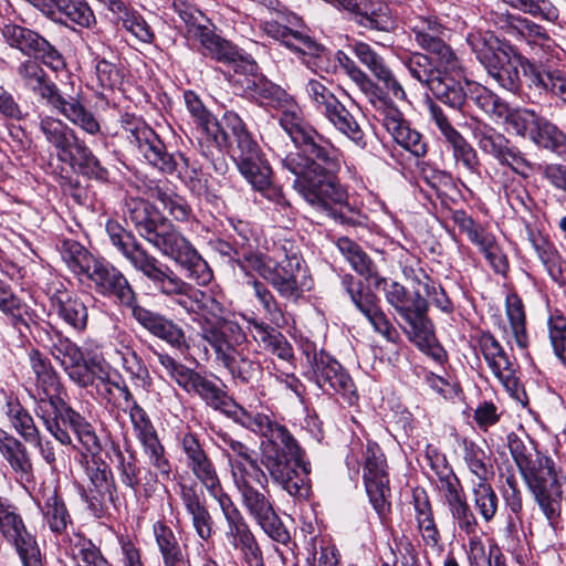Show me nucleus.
<instances>
[{
    "mask_svg": "<svg viewBox=\"0 0 566 566\" xmlns=\"http://www.w3.org/2000/svg\"><path fill=\"white\" fill-rule=\"evenodd\" d=\"M18 74L23 84L45 98L49 104L56 108L70 122L78 126L90 135L101 133V125L92 112L75 98L66 99L60 93L54 83H52L42 66L34 60H25L18 66Z\"/></svg>",
    "mask_w": 566,
    "mask_h": 566,
    "instance_id": "8",
    "label": "nucleus"
},
{
    "mask_svg": "<svg viewBox=\"0 0 566 566\" xmlns=\"http://www.w3.org/2000/svg\"><path fill=\"white\" fill-rule=\"evenodd\" d=\"M197 40L200 42L205 55L226 64L235 74H252L258 69L251 57L244 55L237 46L214 34L210 29L201 31Z\"/></svg>",
    "mask_w": 566,
    "mask_h": 566,
    "instance_id": "23",
    "label": "nucleus"
},
{
    "mask_svg": "<svg viewBox=\"0 0 566 566\" xmlns=\"http://www.w3.org/2000/svg\"><path fill=\"white\" fill-rule=\"evenodd\" d=\"M479 148L493 156L499 163L501 158H504V154L510 146V142L504 135L495 132L492 127H481L474 132Z\"/></svg>",
    "mask_w": 566,
    "mask_h": 566,
    "instance_id": "63",
    "label": "nucleus"
},
{
    "mask_svg": "<svg viewBox=\"0 0 566 566\" xmlns=\"http://www.w3.org/2000/svg\"><path fill=\"white\" fill-rule=\"evenodd\" d=\"M463 459L470 472L479 481H489L493 478L494 471L486 452L472 441H463Z\"/></svg>",
    "mask_w": 566,
    "mask_h": 566,
    "instance_id": "54",
    "label": "nucleus"
},
{
    "mask_svg": "<svg viewBox=\"0 0 566 566\" xmlns=\"http://www.w3.org/2000/svg\"><path fill=\"white\" fill-rule=\"evenodd\" d=\"M216 249L231 260H243L247 268L269 282L283 298L295 302L305 290L311 289V279L302 256L296 252L287 253L285 245L274 248L272 254L255 253L251 241L241 238L233 239V242L219 240Z\"/></svg>",
    "mask_w": 566,
    "mask_h": 566,
    "instance_id": "4",
    "label": "nucleus"
},
{
    "mask_svg": "<svg viewBox=\"0 0 566 566\" xmlns=\"http://www.w3.org/2000/svg\"><path fill=\"white\" fill-rule=\"evenodd\" d=\"M336 61L345 74L356 84L359 91L368 98L373 105L385 95L381 87L365 73L355 61L343 51L336 53Z\"/></svg>",
    "mask_w": 566,
    "mask_h": 566,
    "instance_id": "45",
    "label": "nucleus"
},
{
    "mask_svg": "<svg viewBox=\"0 0 566 566\" xmlns=\"http://www.w3.org/2000/svg\"><path fill=\"white\" fill-rule=\"evenodd\" d=\"M60 160L70 163L73 167L88 177L104 180L107 171L99 164V160L93 155L90 148L78 137L70 148L69 156L62 157Z\"/></svg>",
    "mask_w": 566,
    "mask_h": 566,
    "instance_id": "46",
    "label": "nucleus"
},
{
    "mask_svg": "<svg viewBox=\"0 0 566 566\" xmlns=\"http://www.w3.org/2000/svg\"><path fill=\"white\" fill-rule=\"evenodd\" d=\"M359 311L367 317L374 329L388 342L396 343L399 338L398 331L392 326L386 314L379 308L377 296L374 300L363 302Z\"/></svg>",
    "mask_w": 566,
    "mask_h": 566,
    "instance_id": "60",
    "label": "nucleus"
},
{
    "mask_svg": "<svg viewBox=\"0 0 566 566\" xmlns=\"http://www.w3.org/2000/svg\"><path fill=\"white\" fill-rule=\"evenodd\" d=\"M171 300L187 314H189L192 321L197 322L199 325H201L203 321H208V317L217 316L221 312V304L219 302H217L211 295L191 286L188 283Z\"/></svg>",
    "mask_w": 566,
    "mask_h": 566,
    "instance_id": "28",
    "label": "nucleus"
},
{
    "mask_svg": "<svg viewBox=\"0 0 566 566\" xmlns=\"http://www.w3.org/2000/svg\"><path fill=\"white\" fill-rule=\"evenodd\" d=\"M129 419L134 434L142 444L144 454L147 457L149 464L157 470L163 479L169 480L171 464L166 454L165 447L161 444L147 412L137 401H133V405L129 407Z\"/></svg>",
    "mask_w": 566,
    "mask_h": 566,
    "instance_id": "17",
    "label": "nucleus"
},
{
    "mask_svg": "<svg viewBox=\"0 0 566 566\" xmlns=\"http://www.w3.org/2000/svg\"><path fill=\"white\" fill-rule=\"evenodd\" d=\"M120 125L125 138L150 165L165 172L176 169L175 156L166 151L164 143L142 118L126 113Z\"/></svg>",
    "mask_w": 566,
    "mask_h": 566,
    "instance_id": "12",
    "label": "nucleus"
},
{
    "mask_svg": "<svg viewBox=\"0 0 566 566\" xmlns=\"http://www.w3.org/2000/svg\"><path fill=\"white\" fill-rule=\"evenodd\" d=\"M474 506L485 522L494 518L497 512L499 499L488 481H479L472 489Z\"/></svg>",
    "mask_w": 566,
    "mask_h": 566,
    "instance_id": "62",
    "label": "nucleus"
},
{
    "mask_svg": "<svg viewBox=\"0 0 566 566\" xmlns=\"http://www.w3.org/2000/svg\"><path fill=\"white\" fill-rule=\"evenodd\" d=\"M547 328L553 352L566 366V316L555 313L548 318Z\"/></svg>",
    "mask_w": 566,
    "mask_h": 566,
    "instance_id": "64",
    "label": "nucleus"
},
{
    "mask_svg": "<svg viewBox=\"0 0 566 566\" xmlns=\"http://www.w3.org/2000/svg\"><path fill=\"white\" fill-rule=\"evenodd\" d=\"M0 532L14 547L23 566H44L35 537L27 530L22 517L10 505L0 514Z\"/></svg>",
    "mask_w": 566,
    "mask_h": 566,
    "instance_id": "18",
    "label": "nucleus"
},
{
    "mask_svg": "<svg viewBox=\"0 0 566 566\" xmlns=\"http://www.w3.org/2000/svg\"><path fill=\"white\" fill-rule=\"evenodd\" d=\"M323 115L327 120L358 147L367 145L365 134L350 112L337 99Z\"/></svg>",
    "mask_w": 566,
    "mask_h": 566,
    "instance_id": "44",
    "label": "nucleus"
},
{
    "mask_svg": "<svg viewBox=\"0 0 566 566\" xmlns=\"http://www.w3.org/2000/svg\"><path fill=\"white\" fill-rule=\"evenodd\" d=\"M72 556L77 566H112L92 539L76 534L72 539Z\"/></svg>",
    "mask_w": 566,
    "mask_h": 566,
    "instance_id": "59",
    "label": "nucleus"
},
{
    "mask_svg": "<svg viewBox=\"0 0 566 566\" xmlns=\"http://www.w3.org/2000/svg\"><path fill=\"white\" fill-rule=\"evenodd\" d=\"M3 412L15 432L24 440H36L38 427L30 412L13 394H6Z\"/></svg>",
    "mask_w": 566,
    "mask_h": 566,
    "instance_id": "41",
    "label": "nucleus"
},
{
    "mask_svg": "<svg viewBox=\"0 0 566 566\" xmlns=\"http://www.w3.org/2000/svg\"><path fill=\"white\" fill-rule=\"evenodd\" d=\"M126 219L138 234L163 255L174 260L199 285L212 280L208 263L195 247L150 202L137 199L127 203Z\"/></svg>",
    "mask_w": 566,
    "mask_h": 566,
    "instance_id": "3",
    "label": "nucleus"
},
{
    "mask_svg": "<svg viewBox=\"0 0 566 566\" xmlns=\"http://www.w3.org/2000/svg\"><path fill=\"white\" fill-rule=\"evenodd\" d=\"M85 276L93 282L96 293L115 297L122 305L133 304L135 291L125 275L111 263L96 259Z\"/></svg>",
    "mask_w": 566,
    "mask_h": 566,
    "instance_id": "22",
    "label": "nucleus"
},
{
    "mask_svg": "<svg viewBox=\"0 0 566 566\" xmlns=\"http://www.w3.org/2000/svg\"><path fill=\"white\" fill-rule=\"evenodd\" d=\"M448 509L454 527L459 531V535L468 536L471 545L478 544L479 523L467 500L455 503Z\"/></svg>",
    "mask_w": 566,
    "mask_h": 566,
    "instance_id": "58",
    "label": "nucleus"
},
{
    "mask_svg": "<svg viewBox=\"0 0 566 566\" xmlns=\"http://www.w3.org/2000/svg\"><path fill=\"white\" fill-rule=\"evenodd\" d=\"M467 42L484 67L489 66L499 56V53L504 51L500 48L499 39L488 31L470 32L467 36Z\"/></svg>",
    "mask_w": 566,
    "mask_h": 566,
    "instance_id": "52",
    "label": "nucleus"
},
{
    "mask_svg": "<svg viewBox=\"0 0 566 566\" xmlns=\"http://www.w3.org/2000/svg\"><path fill=\"white\" fill-rule=\"evenodd\" d=\"M3 42L21 54L41 60L52 70H61L65 62L62 54L45 38L27 27L8 22L0 25Z\"/></svg>",
    "mask_w": 566,
    "mask_h": 566,
    "instance_id": "13",
    "label": "nucleus"
},
{
    "mask_svg": "<svg viewBox=\"0 0 566 566\" xmlns=\"http://www.w3.org/2000/svg\"><path fill=\"white\" fill-rule=\"evenodd\" d=\"M60 160L70 163L73 167L88 177L104 180L107 171L99 164V160L93 155L90 148L78 137L70 148L69 156L62 157Z\"/></svg>",
    "mask_w": 566,
    "mask_h": 566,
    "instance_id": "47",
    "label": "nucleus"
},
{
    "mask_svg": "<svg viewBox=\"0 0 566 566\" xmlns=\"http://www.w3.org/2000/svg\"><path fill=\"white\" fill-rule=\"evenodd\" d=\"M266 33L273 39L282 42L286 48L302 54H315L318 45L308 36L298 31H293L279 23H268Z\"/></svg>",
    "mask_w": 566,
    "mask_h": 566,
    "instance_id": "50",
    "label": "nucleus"
},
{
    "mask_svg": "<svg viewBox=\"0 0 566 566\" xmlns=\"http://www.w3.org/2000/svg\"><path fill=\"white\" fill-rule=\"evenodd\" d=\"M336 247L349 262L353 270L359 275L367 280L374 279L376 286H380V284L385 282L386 279L380 277L378 268L375 262L369 258V255L359 244L348 239L347 237H342L336 241Z\"/></svg>",
    "mask_w": 566,
    "mask_h": 566,
    "instance_id": "37",
    "label": "nucleus"
},
{
    "mask_svg": "<svg viewBox=\"0 0 566 566\" xmlns=\"http://www.w3.org/2000/svg\"><path fill=\"white\" fill-rule=\"evenodd\" d=\"M350 51L365 65L370 73L384 84V87L394 98L406 101L407 94L397 80L392 71L386 64L384 57L379 55L369 44L361 41H354L349 44Z\"/></svg>",
    "mask_w": 566,
    "mask_h": 566,
    "instance_id": "26",
    "label": "nucleus"
},
{
    "mask_svg": "<svg viewBox=\"0 0 566 566\" xmlns=\"http://www.w3.org/2000/svg\"><path fill=\"white\" fill-rule=\"evenodd\" d=\"M50 10L52 14L45 13V17L53 22H72L82 28H91L96 23L92 9L83 0H51Z\"/></svg>",
    "mask_w": 566,
    "mask_h": 566,
    "instance_id": "33",
    "label": "nucleus"
},
{
    "mask_svg": "<svg viewBox=\"0 0 566 566\" xmlns=\"http://www.w3.org/2000/svg\"><path fill=\"white\" fill-rule=\"evenodd\" d=\"M386 459L379 446L368 442L365 451L363 479L369 501L382 518L390 511V489Z\"/></svg>",
    "mask_w": 566,
    "mask_h": 566,
    "instance_id": "15",
    "label": "nucleus"
},
{
    "mask_svg": "<svg viewBox=\"0 0 566 566\" xmlns=\"http://www.w3.org/2000/svg\"><path fill=\"white\" fill-rule=\"evenodd\" d=\"M386 130L394 140L416 157H423L428 153V145L424 137L417 130L410 128L405 120L402 113L385 98V95L374 105Z\"/></svg>",
    "mask_w": 566,
    "mask_h": 566,
    "instance_id": "20",
    "label": "nucleus"
},
{
    "mask_svg": "<svg viewBox=\"0 0 566 566\" xmlns=\"http://www.w3.org/2000/svg\"><path fill=\"white\" fill-rule=\"evenodd\" d=\"M52 311L71 328L82 332L87 326V307L74 293L64 287L56 289L51 295Z\"/></svg>",
    "mask_w": 566,
    "mask_h": 566,
    "instance_id": "30",
    "label": "nucleus"
},
{
    "mask_svg": "<svg viewBox=\"0 0 566 566\" xmlns=\"http://www.w3.org/2000/svg\"><path fill=\"white\" fill-rule=\"evenodd\" d=\"M39 130L46 144L55 149L59 159L69 156L78 137L63 120L52 116L40 117Z\"/></svg>",
    "mask_w": 566,
    "mask_h": 566,
    "instance_id": "36",
    "label": "nucleus"
},
{
    "mask_svg": "<svg viewBox=\"0 0 566 566\" xmlns=\"http://www.w3.org/2000/svg\"><path fill=\"white\" fill-rule=\"evenodd\" d=\"M248 76L245 88L252 98L270 107H285L290 105V95L279 85L263 76L256 75V70Z\"/></svg>",
    "mask_w": 566,
    "mask_h": 566,
    "instance_id": "38",
    "label": "nucleus"
},
{
    "mask_svg": "<svg viewBox=\"0 0 566 566\" xmlns=\"http://www.w3.org/2000/svg\"><path fill=\"white\" fill-rule=\"evenodd\" d=\"M224 129L230 134L232 145V157L237 163L240 172L258 190H263L270 185L269 168L262 166L261 149L256 140L248 130L245 123L233 111L223 114ZM228 140V138L226 139ZM224 142L222 145H224Z\"/></svg>",
    "mask_w": 566,
    "mask_h": 566,
    "instance_id": "10",
    "label": "nucleus"
},
{
    "mask_svg": "<svg viewBox=\"0 0 566 566\" xmlns=\"http://www.w3.org/2000/svg\"><path fill=\"white\" fill-rule=\"evenodd\" d=\"M469 241L479 248L496 273L505 274L509 268L506 256L502 253L495 237L491 232L481 224L469 238Z\"/></svg>",
    "mask_w": 566,
    "mask_h": 566,
    "instance_id": "49",
    "label": "nucleus"
},
{
    "mask_svg": "<svg viewBox=\"0 0 566 566\" xmlns=\"http://www.w3.org/2000/svg\"><path fill=\"white\" fill-rule=\"evenodd\" d=\"M504 118L506 125L517 135L528 136L532 138L541 117L528 108H510L506 105Z\"/></svg>",
    "mask_w": 566,
    "mask_h": 566,
    "instance_id": "61",
    "label": "nucleus"
},
{
    "mask_svg": "<svg viewBox=\"0 0 566 566\" xmlns=\"http://www.w3.org/2000/svg\"><path fill=\"white\" fill-rule=\"evenodd\" d=\"M181 501L187 513L191 516L192 527L202 541H209L212 536L213 520L207 507L201 503L198 494L191 488L184 486Z\"/></svg>",
    "mask_w": 566,
    "mask_h": 566,
    "instance_id": "42",
    "label": "nucleus"
},
{
    "mask_svg": "<svg viewBox=\"0 0 566 566\" xmlns=\"http://www.w3.org/2000/svg\"><path fill=\"white\" fill-rule=\"evenodd\" d=\"M479 347L493 375L511 396L518 399V379L513 363L499 340L492 334L483 333L479 337Z\"/></svg>",
    "mask_w": 566,
    "mask_h": 566,
    "instance_id": "24",
    "label": "nucleus"
},
{
    "mask_svg": "<svg viewBox=\"0 0 566 566\" xmlns=\"http://www.w3.org/2000/svg\"><path fill=\"white\" fill-rule=\"evenodd\" d=\"M356 14L359 17V23L369 29L390 31L395 27L389 8L380 2L368 7L365 0H361L360 10Z\"/></svg>",
    "mask_w": 566,
    "mask_h": 566,
    "instance_id": "55",
    "label": "nucleus"
},
{
    "mask_svg": "<svg viewBox=\"0 0 566 566\" xmlns=\"http://www.w3.org/2000/svg\"><path fill=\"white\" fill-rule=\"evenodd\" d=\"M87 474L90 484L83 490L82 496L86 503L95 510L103 505L106 500H113L112 482L109 481V472L99 467L88 468Z\"/></svg>",
    "mask_w": 566,
    "mask_h": 566,
    "instance_id": "48",
    "label": "nucleus"
},
{
    "mask_svg": "<svg viewBox=\"0 0 566 566\" xmlns=\"http://www.w3.org/2000/svg\"><path fill=\"white\" fill-rule=\"evenodd\" d=\"M61 255L70 270L77 275H85L96 260L82 244L74 240L63 241Z\"/></svg>",
    "mask_w": 566,
    "mask_h": 566,
    "instance_id": "57",
    "label": "nucleus"
},
{
    "mask_svg": "<svg viewBox=\"0 0 566 566\" xmlns=\"http://www.w3.org/2000/svg\"><path fill=\"white\" fill-rule=\"evenodd\" d=\"M261 474L262 476H252V473L238 471L233 484L239 492L241 505L271 539L287 545L291 542V534L276 513L271 496L253 485L256 483L263 490L266 489L270 475L265 468L261 470Z\"/></svg>",
    "mask_w": 566,
    "mask_h": 566,
    "instance_id": "7",
    "label": "nucleus"
},
{
    "mask_svg": "<svg viewBox=\"0 0 566 566\" xmlns=\"http://www.w3.org/2000/svg\"><path fill=\"white\" fill-rule=\"evenodd\" d=\"M507 446L536 504L555 530L560 521L563 491L554 461L541 453L528 452L514 433L507 436Z\"/></svg>",
    "mask_w": 566,
    "mask_h": 566,
    "instance_id": "5",
    "label": "nucleus"
},
{
    "mask_svg": "<svg viewBox=\"0 0 566 566\" xmlns=\"http://www.w3.org/2000/svg\"><path fill=\"white\" fill-rule=\"evenodd\" d=\"M412 281V291L398 282H382L387 302L401 319V327L420 350L434 355L437 349L432 324L427 315L428 301L421 287Z\"/></svg>",
    "mask_w": 566,
    "mask_h": 566,
    "instance_id": "6",
    "label": "nucleus"
},
{
    "mask_svg": "<svg viewBox=\"0 0 566 566\" xmlns=\"http://www.w3.org/2000/svg\"><path fill=\"white\" fill-rule=\"evenodd\" d=\"M0 453L21 479L29 480L32 474V462L27 448L21 441L1 428Z\"/></svg>",
    "mask_w": 566,
    "mask_h": 566,
    "instance_id": "40",
    "label": "nucleus"
},
{
    "mask_svg": "<svg viewBox=\"0 0 566 566\" xmlns=\"http://www.w3.org/2000/svg\"><path fill=\"white\" fill-rule=\"evenodd\" d=\"M221 365L229 370L232 377L245 384L256 380L262 373L260 363L251 357L250 352L244 350L243 347Z\"/></svg>",
    "mask_w": 566,
    "mask_h": 566,
    "instance_id": "51",
    "label": "nucleus"
},
{
    "mask_svg": "<svg viewBox=\"0 0 566 566\" xmlns=\"http://www.w3.org/2000/svg\"><path fill=\"white\" fill-rule=\"evenodd\" d=\"M224 413L262 438L260 461L272 482L295 499H307L311 494L308 473L302 463V449L289 429L264 412L248 410L237 403H231Z\"/></svg>",
    "mask_w": 566,
    "mask_h": 566,
    "instance_id": "2",
    "label": "nucleus"
},
{
    "mask_svg": "<svg viewBox=\"0 0 566 566\" xmlns=\"http://www.w3.org/2000/svg\"><path fill=\"white\" fill-rule=\"evenodd\" d=\"M316 385L326 394L340 395L349 405L357 401L355 385L344 367L323 350L311 361Z\"/></svg>",
    "mask_w": 566,
    "mask_h": 566,
    "instance_id": "19",
    "label": "nucleus"
},
{
    "mask_svg": "<svg viewBox=\"0 0 566 566\" xmlns=\"http://www.w3.org/2000/svg\"><path fill=\"white\" fill-rule=\"evenodd\" d=\"M210 318L200 325V335L213 349L217 361L222 364L243 346L247 335L234 321L221 319L212 323Z\"/></svg>",
    "mask_w": 566,
    "mask_h": 566,
    "instance_id": "21",
    "label": "nucleus"
},
{
    "mask_svg": "<svg viewBox=\"0 0 566 566\" xmlns=\"http://www.w3.org/2000/svg\"><path fill=\"white\" fill-rule=\"evenodd\" d=\"M187 392L198 395L206 403L224 412L233 403L227 394L212 380L192 370L181 386Z\"/></svg>",
    "mask_w": 566,
    "mask_h": 566,
    "instance_id": "39",
    "label": "nucleus"
},
{
    "mask_svg": "<svg viewBox=\"0 0 566 566\" xmlns=\"http://www.w3.org/2000/svg\"><path fill=\"white\" fill-rule=\"evenodd\" d=\"M39 507L50 531L55 534L64 533L72 523L65 503L53 482L42 484Z\"/></svg>",
    "mask_w": 566,
    "mask_h": 566,
    "instance_id": "29",
    "label": "nucleus"
},
{
    "mask_svg": "<svg viewBox=\"0 0 566 566\" xmlns=\"http://www.w3.org/2000/svg\"><path fill=\"white\" fill-rule=\"evenodd\" d=\"M217 446L222 449L231 467L232 480H235L238 471L252 473V476H262L264 467L254 458V451L243 442L234 439L227 432L217 433Z\"/></svg>",
    "mask_w": 566,
    "mask_h": 566,
    "instance_id": "27",
    "label": "nucleus"
},
{
    "mask_svg": "<svg viewBox=\"0 0 566 566\" xmlns=\"http://www.w3.org/2000/svg\"><path fill=\"white\" fill-rule=\"evenodd\" d=\"M523 56L510 55L505 50L485 67L488 74L504 90L517 92L521 86V72Z\"/></svg>",
    "mask_w": 566,
    "mask_h": 566,
    "instance_id": "34",
    "label": "nucleus"
},
{
    "mask_svg": "<svg viewBox=\"0 0 566 566\" xmlns=\"http://www.w3.org/2000/svg\"><path fill=\"white\" fill-rule=\"evenodd\" d=\"M125 306L132 310V316L135 321L155 337L165 340L176 348H181L186 345L184 329L172 319L138 304L136 297L133 304H125Z\"/></svg>",
    "mask_w": 566,
    "mask_h": 566,
    "instance_id": "25",
    "label": "nucleus"
},
{
    "mask_svg": "<svg viewBox=\"0 0 566 566\" xmlns=\"http://www.w3.org/2000/svg\"><path fill=\"white\" fill-rule=\"evenodd\" d=\"M280 124L295 145L286 153L282 166L294 175V189L311 206L326 212L342 224H353L347 191L337 181L340 167L338 150L314 129L302 125L296 105L281 107Z\"/></svg>",
    "mask_w": 566,
    "mask_h": 566,
    "instance_id": "1",
    "label": "nucleus"
},
{
    "mask_svg": "<svg viewBox=\"0 0 566 566\" xmlns=\"http://www.w3.org/2000/svg\"><path fill=\"white\" fill-rule=\"evenodd\" d=\"M403 25L415 42L424 51L437 56L438 64L447 70L459 72L460 60L444 42L446 28L430 12L419 8L405 11Z\"/></svg>",
    "mask_w": 566,
    "mask_h": 566,
    "instance_id": "11",
    "label": "nucleus"
},
{
    "mask_svg": "<svg viewBox=\"0 0 566 566\" xmlns=\"http://www.w3.org/2000/svg\"><path fill=\"white\" fill-rule=\"evenodd\" d=\"M493 21L507 35L524 42L530 49L528 53L537 57L539 63L548 62L549 56L556 51V44L546 30L532 20L506 11L495 13Z\"/></svg>",
    "mask_w": 566,
    "mask_h": 566,
    "instance_id": "14",
    "label": "nucleus"
},
{
    "mask_svg": "<svg viewBox=\"0 0 566 566\" xmlns=\"http://www.w3.org/2000/svg\"><path fill=\"white\" fill-rule=\"evenodd\" d=\"M415 520L423 545L433 552L441 553L444 548L441 533L436 524L431 504L427 496H413Z\"/></svg>",
    "mask_w": 566,
    "mask_h": 566,
    "instance_id": "35",
    "label": "nucleus"
},
{
    "mask_svg": "<svg viewBox=\"0 0 566 566\" xmlns=\"http://www.w3.org/2000/svg\"><path fill=\"white\" fill-rule=\"evenodd\" d=\"M403 65L408 70L412 78L430 87L431 83L440 76L441 65L436 66L431 59L422 53H413L402 60Z\"/></svg>",
    "mask_w": 566,
    "mask_h": 566,
    "instance_id": "56",
    "label": "nucleus"
},
{
    "mask_svg": "<svg viewBox=\"0 0 566 566\" xmlns=\"http://www.w3.org/2000/svg\"><path fill=\"white\" fill-rule=\"evenodd\" d=\"M185 103L187 109L198 124L199 129L211 138L212 142L221 147L227 139V135L221 130L217 119L207 111L199 97L192 92L185 93Z\"/></svg>",
    "mask_w": 566,
    "mask_h": 566,
    "instance_id": "43",
    "label": "nucleus"
},
{
    "mask_svg": "<svg viewBox=\"0 0 566 566\" xmlns=\"http://www.w3.org/2000/svg\"><path fill=\"white\" fill-rule=\"evenodd\" d=\"M505 312L516 345L525 349L528 346L526 318L522 300L516 294H510L505 302Z\"/></svg>",
    "mask_w": 566,
    "mask_h": 566,
    "instance_id": "53",
    "label": "nucleus"
},
{
    "mask_svg": "<svg viewBox=\"0 0 566 566\" xmlns=\"http://www.w3.org/2000/svg\"><path fill=\"white\" fill-rule=\"evenodd\" d=\"M117 471L120 482L133 490L135 495L143 494L148 497L154 491L155 475L149 469L138 465L135 454L127 457L122 451L117 452Z\"/></svg>",
    "mask_w": 566,
    "mask_h": 566,
    "instance_id": "31",
    "label": "nucleus"
},
{
    "mask_svg": "<svg viewBox=\"0 0 566 566\" xmlns=\"http://www.w3.org/2000/svg\"><path fill=\"white\" fill-rule=\"evenodd\" d=\"M129 419L134 434L142 444L144 454L147 457L149 464L157 470L163 479L169 480L171 464L166 454L165 447L161 444L147 412L137 401H133V405L129 407Z\"/></svg>",
    "mask_w": 566,
    "mask_h": 566,
    "instance_id": "16",
    "label": "nucleus"
},
{
    "mask_svg": "<svg viewBox=\"0 0 566 566\" xmlns=\"http://www.w3.org/2000/svg\"><path fill=\"white\" fill-rule=\"evenodd\" d=\"M62 386L56 373L35 379V389L31 394L35 403V413L42 410H55L64 424H69L77 440L91 454L102 450L99 439L93 426L77 411L67 406L61 397Z\"/></svg>",
    "mask_w": 566,
    "mask_h": 566,
    "instance_id": "9",
    "label": "nucleus"
},
{
    "mask_svg": "<svg viewBox=\"0 0 566 566\" xmlns=\"http://www.w3.org/2000/svg\"><path fill=\"white\" fill-rule=\"evenodd\" d=\"M441 67L440 76L431 83L429 90L437 99L452 108L460 109L464 105L468 95L465 86L470 87L471 84L462 81L464 76L461 64L459 72L447 70L444 66Z\"/></svg>",
    "mask_w": 566,
    "mask_h": 566,
    "instance_id": "32",
    "label": "nucleus"
}]
</instances>
